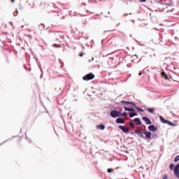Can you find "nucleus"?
<instances>
[{
	"mask_svg": "<svg viewBox=\"0 0 179 179\" xmlns=\"http://www.w3.org/2000/svg\"><path fill=\"white\" fill-rule=\"evenodd\" d=\"M94 78V74H93V73H90L83 77V80H86V81L93 80Z\"/></svg>",
	"mask_w": 179,
	"mask_h": 179,
	"instance_id": "f257e3e1",
	"label": "nucleus"
},
{
	"mask_svg": "<svg viewBox=\"0 0 179 179\" xmlns=\"http://www.w3.org/2000/svg\"><path fill=\"white\" fill-rule=\"evenodd\" d=\"M110 117H112V118H117V117H120V114H121V112H118L115 110H111L110 111Z\"/></svg>",
	"mask_w": 179,
	"mask_h": 179,
	"instance_id": "f03ea898",
	"label": "nucleus"
},
{
	"mask_svg": "<svg viewBox=\"0 0 179 179\" xmlns=\"http://www.w3.org/2000/svg\"><path fill=\"white\" fill-rule=\"evenodd\" d=\"M173 173L176 176V177H177V178L179 179V164H177L173 170Z\"/></svg>",
	"mask_w": 179,
	"mask_h": 179,
	"instance_id": "7ed1b4c3",
	"label": "nucleus"
},
{
	"mask_svg": "<svg viewBox=\"0 0 179 179\" xmlns=\"http://www.w3.org/2000/svg\"><path fill=\"white\" fill-rule=\"evenodd\" d=\"M120 129H121L122 131V132H124V134H128V132H129V129L124 127V126H119Z\"/></svg>",
	"mask_w": 179,
	"mask_h": 179,
	"instance_id": "20e7f679",
	"label": "nucleus"
},
{
	"mask_svg": "<svg viewBox=\"0 0 179 179\" xmlns=\"http://www.w3.org/2000/svg\"><path fill=\"white\" fill-rule=\"evenodd\" d=\"M144 135H145L147 139H151L152 138V133L150 131L144 130L143 131Z\"/></svg>",
	"mask_w": 179,
	"mask_h": 179,
	"instance_id": "39448f33",
	"label": "nucleus"
},
{
	"mask_svg": "<svg viewBox=\"0 0 179 179\" xmlns=\"http://www.w3.org/2000/svg\"><path fill=\"white\" fill-rule=\"evenodd\" d=\"M134 134H136L140 138H143V133L138 129H135Z\"/></svg>",
	"mask_w": 179,
	"mask_h": 179,
	"instance_id": "423d86ee",
	"label": "nucleus"
},
{
	"mask_svg": "<svg viewBox=\"0 0 179 179\" xmlns=\"http://www.w3.org/2000/svg\"><path fill=\"white\" fill-rule=\"evenodd\" d=\"M143 120L146 122L147 125H150V124H152V121H150V119L148 117H143Z\"/></svg>",
	"mask_w": 179,
	"mask_h": 179,
	"instance_id": "0eeeda50",
	"label": "nucleus"
},
{
	"mask_svg": "<svg viewBox=\"0 0 179 179\" xmlns=\"http://www.w3.org/2000/svg\"><path fill=\"white\" fill-rule=\"evenodd\" d=\"M148 129L149 131H152V132H155V131H157V127L152 124L148 127Z\"/></svg>",
	"mask_w": 179,
	"mask_h": 179,
	"instance_id": "6e6552de",
	"label": "nucleus"
},
{
	"mask_svg": "<svg viewBox=\"0 0 179 179\" xmlns=\"http://www.w3.org/2000/svg\"><path fill=\"white\" fill-rule=\"evenodd\" d=\"M96 129H100L101 131H104V129H106V126H104V124H98V125H96Z\"/></svg>",
	"mask_w": 179,
	"mask_h": 179,
	"instance_id": "1a4fd4ad",
	"label": "nucleus"
},
{
	"mask_svg": "<svg viewBox=\"0 0 179 179\" xmlns=\"http://www.w3.org/2000/svg\"><path fill=\"white\" fill-rule=\"evenodd\" d=\"M116 122L117 124H125V121L121 117L116 119Z\"/></svg>",
	"mask_w": 179,
	"mask_h": 179,
	"instance_id": "9d476101",
	"label": "nucleus"
},
{
	"mask_svg": "<svg viewBox=\"0 0 179 179\" xmlns=\"http://www.w3.org/2000/svg\"><path fill=\"white\" fill-rule=\"evenodd\" d=\"M134 122L136 125H141L142 124V122H141V119L136 117L134 119Z\"/></svg>",
	"mask_w": 179,
	"mask_h": 179,
	"instance_id": "9b49d317",
	"label": "nucleus"
},
{
	"mask_svg": "<svg viewBox=\"0 0 179 179\" xmlns=\"http://www.w3.org/2000/svg\"><path fill=\"white\" fill-rule=\"evenodd\" d=\"M121 103H122V104H131L132 107H135V103H132V102L122 101Z\"/></svg>",
	"mask_w": 179,
	"mask_h": 179,
	"instance_id": "f8f14e48",
	"label": "nucleus"
},
{
	"mask_svg": "<svg viewBox=\"0 0 179 179\" xmlns=\"http://www.w3.org/2000/svg\"><path fill=\"white\" fill-rule=\"evenodd\" d=\"M161 75H162V78H164L166 80H169V77L166 75V73L164 71H162L161 73Z\"/></svg>",
	"mask_w": 179,
	"mask_h": 179,
	"instance_id": "ddd939ff",
	"label": "nucleus"
},
{
	"mask_svg": "<svg viewBox=\"0 0 179 179\" xmlns=\"http://www.w3.org/2000/svg\"><path fill=\"white\" fill-rule=\"evenodd\" d=\"M160 121L163 123V124H167V122H169V120H165L164 118H163L162 116L159 117Z\"/></svg>",
	"mask_w": 179,
	"mask_h": 179,
	"instance_id": "4468645a",
	"label": "nucleus"
},
{
	"mask_svg": "<svg viewBox=\"0 0 179 179\" xmlns=\"http://www.w3.org/2000/svg\"><path fill=\"white\" fill-rule=\"evenodd\" d=\"M138 115V114L135 112H131L129 114V117H130V118H133V117H135Z\"/></svg>",
	"mask_w": 179,
	"mask_h": 179,
	"instance_id": "2eb2a0df",
	"label": "nucleus"
},
{
	"mask_svg": "<svg viewBox=\"0 0 179 179\" xmlns=\"http://www.w3.org/2000/svg\"><path fill=\"white\" fill-rule=\"evenodd\" d=\"M147 110L148 111V113H150L151 114H155V109L153 108H147Z\"/></svg>",
	"mask_w": 179,
	"mask_h": 179,
	"instance_id": "dca6fc26",
	"label": "nucleus"
},
{
	"mask_svg": "<svg viewBox=\"0 0 179 179\" xmlns=\"http://www.w3.org/2000/svg\"><path fill=\"white\" fill-rule=\"evenodd\" d=\"M124 110L125 111H135V109L132 108H127V107H124Z\"/></svg>",
	"mask_w": 179,
	"mask_h": 179,
	"instance_id": "f3484780",
	"label": "nucleus"
},
{
	"mask_svg": "<svg viewBox=\"0 0 179 179\" xmlns=\"http://www.w3.org/2000/svg\"><path fill=\"white\" fill-rule=\"evenodd\" d=\"M133 107H134V108H136V110H138V111H139L140 113H143V109H142V108H141L139 107L136 106V105L134 106H133Z\"/></svg>",
	"mask_w": 179,
	"mask_h": 179,
	"instance_id": "a211bd4d",
	"label": "nucleus"
},
{
	"mask_svg": "<svg viewBox=\"0 0 179 179\" xmlns=\"http://www.w3.org/2000/svg\"><path fill=\"white\" fill-rule=\"evenodd\" d=\"M129 127H131V128H135V124H134V122H129Z\"/></svg>",
	"mask_w": 179,
	"mask_h": 179,
	"instance_id": "6ab92c4d",
	"label": "nucleus"
},
{
	"mask_svg": "<svg viewBox=\"0 0 179 179\" xmlns=\"http://www.w3.org/2000/svg\"><path fill=\"white\" fill-rule=\"evenodd\" d=\"M125 115H127V113L126 112L123 113H120V117H125Z\"/></svg>",
	"mask_w": 179,
	"mask_h": 179,
	"instance_id": "aec40b11",
	"label": "nucleus"
},
{
	"mask_svg": "<svg viewBox=\"0 0 179 179\" xmlns=\"http://www.w3.org/2000/svg\"><path fill=\"white\" fill-rule=\"evenodd\" d=\"M166 124H168V125H171L173 127H174L176 124H173L171 122L168 120V122H166Z\"/></svg>",
	"mask_w": 179,
	"mask_h": 179,
	"instance_id": "412c9836",
	"label": "nucleus"
},
{
	"mask_svg": "<svg viewBox=\"0 0 179 179\" xmlns=\"http://www.w3.org/2000/svg\"><path fill=\"white\" fill-rule=\"evenodd\" d=\"M178 161H179V155L176 156V157H175V159H174V162H178Z\"/></svg>",
	"mask_w": 179,
	"mask_h": 179,
	"instance_id": "4be33fe9",
	"label": "nucleus"
},
{
	"mask_svg": "<svg viewBox=\"0 0 179 179\" xmlns=\"http://www.w3.org/2000/svg\"><path fill=\"white\" fill-rule=\"evenodd\" d=\"M174 167V164H171L170 165H169V169H170V170H173V168Z\"/></svg>",
	"mask_w": 179,
	"mask_h": 179,
	"instance_id": "5701e85b",
	"label": "nucleus"
},
{
	"mask_svg": "<svg viewBox=\"0 0 179 179\" xmlns=\"http://www.w3.org/2000/svg\"><path fill=\"white\" fill-rule=\"evenodd\" d=\"M113 171H114V170L111 169H108V173H113Z\"/></svg>",
	"mask_w": 179,
	"mask_h": 179,
	"instance_id": "b1692460",
	"label": "nucleus"
},
{
	"mask_svg": "<svg viewBox=\"0 0 179 179\" xmlns=\"http://www.w3.org/2000/svg\"><path fill=\"white\" fill-rule=\"evenodd\" d=\"M163 179H169V177L167 176V175H164Z\"/></svg>",
	"mask_w": 179,
	"mask_h": 179,
	"instance_id": "393cba45",
	"label": "nucleus"
},
{
	"mask_svg": "<svg viewBox=\"0 0 179 179\" xmlns=\"http://www.w3.org/2000/svg\"><path fill=\"white\" fill-rule=\"evenodd\" d=\"M140 2H146V0H140Z\"/></svg>",
	"mask_w": 179,
	"mask_h": 179,
	"instance_id": "a878e982",
	"label": "nucleus"
},
{
	"mask_svg": "<svg viewBox=\"0 0 179 179\" xmlns=\"http://www.w3.org/2000/svg\"><path fill=\"white\" fill-rule=\"evenodd\" d=\"M79 57H83V53H80V54L79 55Z\"/></svg>",
	"mask_w": 179,
	"mask_h": 179,
	"instance_id": "bb28decb",
	"label": "nucleus"
},
{
	"mask_svg": "<svg viewBox=\"0 0 179 179\" xmlns=\"http://www.w3.org/2000/svg\"><path fill=\"white\" fill-rule=\"evenodd\" d=\"M142 73H143L140 72V73H138L139 76H141V75H142Z\"/></svg>",
	"mask_w": 179,
	"mask_h": 179,
	"instance_id": "cd10ccee",
	"label": "nucleus"
},
{
	"mask_svg": "<svg viewBox=\"0 0 179 179\" xmlns=\"http://www.w3.org/2000/svg\"><path fill=\"white\" fill-rule=\"evenodd\" d=\"M10 2H12V3H13V2H15V0H10Z\"/></svg>",
	"mask_w": 179,
	"mask_h": 179,
	"instance_id": "c85d7f7f",
	"label": "nucleus"
}]
</instances>
